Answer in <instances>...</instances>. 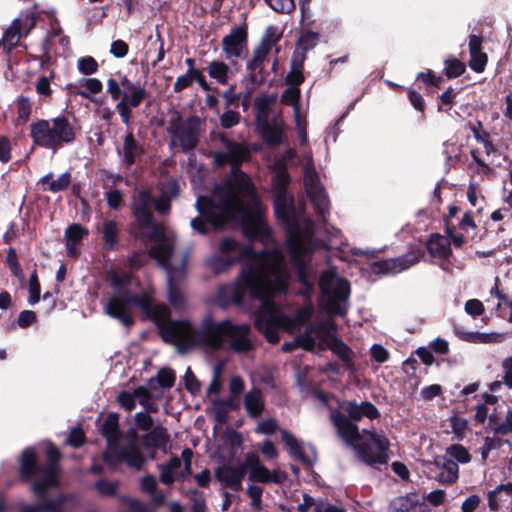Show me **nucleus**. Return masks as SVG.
<instances>
[{"mask_svg":"<svg viewBox=\"0 0 512 512\" xmlns=\"http://www.w3.org/2000/svg\"><path fill=\"white\" fill-rule=\"evenodd\" d=\"M225 151L214 154L218 166L231 165V177L217 186L211 197L200 196L195 207L200 216L191 220V227L199 234H206L210 227H224L230 221L241 223L243 232L252 240L268 243L271 231L262 219L263 208L250 178L239 166L250 157L244 144L234 142L221 135Z\"/></svg>","mask_w":512,"mask_h":512,"instance_id":"f257e3e1","label":"nucleus"},{"mask_svg":"<svg viewBox=\"0 0 512 512\" xmlns=\"http://www.w3.org/2000/svg\"><path fill=\"white\" fill-rule=\"evenodd\" d=\"M289 272L285 257L278 248L262 250L244 264L236 283L219 288L218 301L222 306L235 304L244 307L245 298L258 301L254 325L270 343H277V330L289 323L273 302L276 294L286 291Z\"/></svg>","mask_w":512,"mask_h":512,"instance_id":"f03ea898","label":"nucleus"},{"mask_svg":"<svg viewBox=\"0 0 512 512\" xmlns=\"http://www.w3.org/2000/svg\"><path fill=\"white\" fill-rule=\"evenodd\" d=\"M290 178L285 171H279L272 181L274 211L287 230L285 241L290 261L301 284L299 293L310 300L314 293L315 271L310 258L316 248L315 223L305 212L297 211L287 192Z\"/></svg>","mask_w":512,"mask_h":512,"instance_id":"7ed1b4c3","label":"nucleus"},{"mask_svg":"<svg viewBox=\"0 0 512 512\" xmlns=\"http://www.w3.org/2000/svg\"><path fill=\"white\" fill-rule=\"evenodd\" d=\"M165 342L177 346L180 351L201 347L207 352L230 350L234 353H247L254 349L251 326L231 320L215 321L206 316L198 327L189 321L172 320L162 327Z\"/></svg>","mask_w":512,"mask_h":512,"instance_id":"20e7f679","label":"nucleus"},{"mask_svg":"<svg viewBox=\"0 0 512 512\" xmlns=\"http://www.w3.org/2000/svg\"><path fill=\"white\" fill-rule=\"evenodd\" d=\"M177 194V183L169 181L164 185L158 198H154L148 190H139L133 195L132 213L140 228L148 230V239L152 242L149 255L155 260L163 261L167 254L173 252L175 235L154 220L153 209L160 214L168 213L171 198Z\"/></svg>","mask_w":512,"mask_h":512,"instance_id":"39448f33","label":"nucleus"},{"mask_svg":"<svg viewBox=\"0 0 512 512\" xmlns=\"http://www.w3.org/2000/svg\"><path fill=\"white\" fill-rule=\"evenodd\" d=\"M48 463L44 466L37 465L36 453L33 448H27L22 452L20 472L23 478H31L40 473L41 480L32 484V491L39 502L35 505H27L22 512H71L77 506V499L73 495H60L55 499H48L49 489L58 485V461L60 454L58 449L49 444L46 448Z\"/></svg>","mask_w":512,"mask_h":512,"instance_id":"423d86ee","label":"nucleus"},{"mask_svg":"<svg viewBox=\"0 0 512 512\" xmlns=\"http://www.w3.org/2000/svg\"><path fill=\"white\" fill-rule=\"evenodd\" d=\"M132 280V275L127 272H112L110 274L111 287L115 290V293L109 297L104 305L105 313L128 327L134 321L133 307H139L149 319L157 324L162 336V327L172 322L168 307L164 304H155L149 292L132 293L128 289Z\"/></svg>","mask_w":512,"mask_h":512,"instance_id":"0eeeda50","label":"nucleus"},{"mask_svg":"<svg viewBox=\"0 0 512 512\" xmlns=\"http://www.w3.org/2000/svg\"><path fill=\"white\" fill-rule=\"evenodd\" d=\"M247 472L251 482L280 484L286 479L284 472L266 468L254 452L246 453L242 463L223 462L215 469V477L224 487L238 492Z\"/></svg>","mask_w":512,"mask_h":512,"instance_id":"6e6552de","label":"nucleus"},{"mask_svg":"<svg viewBox=\"0 0 512 512\" xmlns=\"http://www.w3.org/2000/svg\"><path fill=\"white\" fill-rule=\"evenodd\" d=\"M330 418L338 435L349 445H352L358 457L367 464H383L387 462V439L374 432L364 430L367 435L363 439L357 425L352 423L337 410H331Z\"/></svg>","mask_w":512,"mask_h":512,"instance_id":"1a4fd4ad","label":"nucleus"},{"mask_svg":"<svg viewBox=\"0 0 512 512\" xmlns=\"http://www.w3.org/2000/svg\"><path fill=\"white\" fill-rule=\"evenodd\" d=\"M101 433L107 441V451L103 454V460L109 466H115L123 461L137 471L141 470L146 458L138 444V436L131 429L128 431V439L123 445H118L120 438L119 419L115 413L109 414L101 426Z\"/></svg>","mask_w":512,"mask_h":512,"instance_id":"9d476101","label":"nucleus"},{"mask_svg":"<svg viewBox=\"0 0 512 512\" xmlns=\"http://www.w3.org/2000/svg\"><path fill=\"white\" fill-rule=\"evenodd\" d=\"M29 136L33 146L50 149L54 153L76 139V130L65 116L38 119L30 124Z\"/></svg>","mask_w":512,"mask_h":512,"instance_id":"9b49d317","label":"nucleus"},{"mask_svg":"<svg viewBox=\"0 0 512 512\" xmlns=\"http://www.w3.org/2000/svg\"><path fill=\"white\" fill-rule=\"evenodd\" d=\"M107 93L113 101H117L115 109L122 122L129 126L132 117V109L137 108L147 97V90L140 82H132L125 75L107 80Z\"/></svg>","mask_w":512,"mask_h":512,"instance_id":"f8f14e48","label":"nucleus"},{"mask_svg":"<svg viewBox=\"0 0 512 512\" xmlns=\"http://www.w3.org/2000/svg\"><path fill=\"white\" fill-rule=\"evenodd\" d=\"M319 288L320 306L330 315H346L349 306V282L340 278L335 271L327 270L320 276Z\"/></svg>","mask_w":512,"mask_h":512,"instance_id":"ddd939ff","label":"nucleus"},{"mask_svg":"<svg viewBox=\"0 0 512 512\" xmlns=\"http://www.w3.org/2000/svg\"><path fill=\"white\" fill-rule=\"evenodd\" d=\"M280 38L278 28L270 25L266 28L260 44L253 49L252 56L246 63L247 77L253 85H260L265 81V61Z\"/></svg>","mask_w":512,"mask_h":512,"instance_id":"4468645a","label":"nucleus"},{"mask_svg":"<svg viewBox=\"0 0 512 512\" xmlns=\"http://www.w3.org/2000/svg\"><path fill=\"white\" fill-rule=\"evenodd\" d=\"M200 131L201 120L198 116L183 119L178 111H173L170 114L167 132L172 143L178 144L183 151L187 152L197 146Z\"/></svg>","mask_w":512,"mask_h":512,"instance_id":"2eb2a0df","label":"nucleus"},{"mask_svg":"<svg viewBox=\"0 0 512 512\" xmlns=\"http://www.w3.org/2000/svg\"><path fill=\"white\" fill-rule=\"evenodd\" d=\"M304 186L316 213L322 217L327 233L332 237L340 236V231L337 228L333 226L328 227L325 223L326 214L329 213L330 202L324 188L320 184L319 176L310 162H308L304 168Z\"/></svg>","mask_w":512,"mask_h":512,"instance_id":"dca6fc26","label":"nucleus"},{"mask_svg":"<svg viewBox=\"0 0 512 512\" xmlns=\"http://www.w3.org/2000/svg\"><path fill=\"white\" fill-rule=\"evenodd\" d=\"M220 255L209 259V266L215 272H221L227 269L232 263L245 260L248 264L251 258L259 255L249 246H242L232 238H224L219 243Z\"/></svg>","mask_w":512,"mask_h":512,"instance_id":"f3484780","label":"nucleus"},{"mask_svg":"<svg viewBox=\"0 0 512 512\" xmlns=\"http://www.w3.org/2000/svg\"><path fill=\"white\" fill-rule=\"evenodd\" d=\"M172 253L165 256L163 261L156 260L167 273L168 298L171 305L180 308L184 304V296L180 291L178 284L185 276V267L187 263V254L182 255L179 265H175L172 259Z\"/></svg>","mask_w":512,"mask_h":512,"instance_id":"a211bd4d","label":"nucleus"},{"mask_svg":"<svg viewBox=\"0 0 512 512\" xmlns=\"http://www.w3.org/2000/svg\"><path fill=\"white\" fill-rule=\"evenodd\" d=\"M222 50L226 60L231 64L248 54V32L245 25L235 26L222 38Z\"/></svg>","mask_w":512,"mask_h":512,"instance_id":"6ab92c4d","label":"nucleus"},{"mask_svg":"<svg viewBox=\"0 0 512 512\" xmlns=\"http://www.w3.org/2000/svg\"><path fill=\"white\" fill-rule=\"evenodd\" d=\"M423 256V252L419 248L410 249L406 254L396 258H390L378 261L372 265L374 273H399L416 264Z\"/></svg>","mask_w":512,"mask_h":512,"instance_id":"aec40b11","label":"nucleus"},{"mask_svg":"<svg viewBox=\"0 0 512 512\" xmlns=\"http://www.w3.org/2000/svg\"><path fill=\"white\" fill-rule=\"evenodd\" d=\"M281 439L286 445L289 454L292 458L299 460L307 465H313L316 461V451L313 446H305L289 431L280 430Z\"/></svg>","mask_w":512,"mask_h":512,"instance_id":"412c9836","label":"nucleus"},{"mask_svg":"<svg viewBox=\"0 0 512 512\" xmlns=\"http://www.w3.org/2000/svg\"><path fill=\"white\" fill-rule=\"evenodd\" d=\"M431 471L434 473V479L441 484H453L459 477L458 464L446 457H437Z\"/></svg>","mask_w":512,"mask_h":512,"instance_id":"4be33fe9","label":"nucleus"},{"mask_svg":"<svg viewBox=\"0 0 512 512\" xmlns=\"http://www.w3.org/2000/svg\"><path fill=\"white\" fill-rule=\"evenodd\" d=\"M160 472V481L165 485H171L176 480H180L189 475L182 468V461L179 457H172L167 463L157 465Z\"/></svg>","mask_w":512,"mask_h":512,"instance_id":"5701e85b","label":"nucleus"},{"mask_svg":"<svg viewBox=\"0 0 512 512\" xmlns=\"http://www.w3.org/2000/svg\"><path fill=\"white\" fill-rule=\"evenodd\" d=\"M341 407L352 421H360L363 417L375 419L379 416L377 408L367 401L361 403L349 401L344 403Z\"/></svg>","mask_w":512,"mask_h":512,"instance_id":"b1692460","label":"nucleus"},{"mask_svg":"<svg viewBox=\"0 0 512 512\" xmlns=\"http://www.w3.org/2000/svg\"><path fill=\"white\" fill-rule=\"evenodd\" d=\"M389 512H425V505L416 494H407L394 498L389 504Z\"/></svg>","mask_w":512,"mask_h":512,"instance_id":"393cba45","label":"nucleus"},{"mask_svg":"<svg viewBox=\"0 0 512 512\" xmlns=\"http://www.w3.org/2000/svg\"><path fill=\"white\" fill-rule=\"evenodd\" d=\"M118 153L121 156L122 163L126 167H130L135 163L136 158L143 153V148L134 138L132 132H129L125 135L122 150H118Z\"/></svg>","mask_w":512,"mask_h":512,"instance_id":"a878e982","label":"nucleus"},{"mask_svg":"<svg viewBox=\"0 0 512 512\" xmlns=\"http://www.w3.org/2000/svg\"><path fill=\"white\" fill-rule=\"evenodd\" d=\"M276 99V95H264L255 99L254 106L257 126L267 125V123L272 121L270 114Z\"/></svg>","mask_w":512,"mask_h":512,"instance_id":"bb28decb","label":"nucleus"},{"mask_svg":"<svg viewBox=\"0 0 512 512\" xmlns=\"http://www.w3.org/2000/svg\"><path fill=\"white\" fill-rule=\"evenodd\" d=\"M427 248L433 257L445 259L448 258L452 253L450 240L440 234L431 235L427 244Z\"/></svg>","mask_w":512,"mask_h":512,"instance_id":"cd10ccee","label":"nucleus"},{"mask_svg":"<svg viewBox=\"0 0 512 512\" xmlns=\"http://www.w3.org/2000/svg\"><path fill=\"white\" fill-rule=\"evenodd\" d=\"M40 183L42 184L44 191L58 193L69 187L71 183V174L69 172H64L56 180H53V174L50 172L40 179Z\"/></svg>","mask_w":512,"mask_h":512,"instance_id":"c85d7f7f","label":"nucleus"},{"mask_svg":"<svg viewBox=\"0 0 512 512\" xmlns=\"http://www.w3.org/2000/svg\"><path fill=\"white\" fill-rule=\"evenodd\" d=\"M244 406L251 417H258L264 410V398L258 388L251 389L244 396Z\"/></svg>","mask_w":512,"mask_h":512,"instance_id":"c756f323","label":"nucleus"},{"mask_svg":"<svg viewBox=\"0 0 512 512\" xmlns=\"http://www.w3.org/2000/svg\"><path fill=\"white\" fill-rule=\"evenodd\" d=\"M265 141L271 145H280L282 142V120L274 117L267 125L258 126Z\"/></svg>","mask_w":512,"mask_h":512,"instance_id":"7c9ffc66","label":"nucleus"},{"mask_svg":"<svg viewBox=\"0 0 512 512\" xmlns=\"http://www.w3.org/2000/svg\"><path fill=\"white\" fill-rule=\"evenodd\" d=\"M305 60V56L303 53L294 52L293 58L291 60V70L286 76V83L290 85V87H298L304 81V76L302 73L303 70V62Z\"/></svg>","mask_w":512,"mask_h":512,"instance_id":"2f4dec72","label":"nucleus"},{"mask_svg":"<svg viewBox=\"0 0 512 512\" xmlns=\"http://www.w3.org/2000/svg\"><path fill=\"white\" fill-rule=\"evenodd\" d=\"M119 225L114 220H104L101 228L102 239L106 249H114L119 235Z\"/></svg>","mask_w":512,"mask_h":512,"instance_id":"473e14b6","label":"nucleus"},{"mask_svg":"<svg viewBox=\"0 0 512 512\" xmlns=\"http://www.w3.org/2000/svg\"><path fill=\"white\" fill-rule=\"evenodd\" d=\"M208 75L215 79L219 84L226 85L228 83L231 70L225 62L221 60H213L207 67Z\"/></svg>","mask_w":512,"mask_h":512,"instance_id":"72a5a7b5","label":"nucleus"},{"mask_svg":"<svg viewBox=\"0 0 512 512\" xmlns=\"http://www.w3.org/2000/svg\"><path fill=\"white\" fill-rule=\"evenodd\" d=\"M276 309L283 315V313L277 307H276ZM313 312H314V307H313L312 303L309 302L306 305H304L303 307H301L300 309H298V311L296 312L294 320H292L290 317L287 316V318L289 319V323L287 325H283V326L278 328L277 336L279 337V331L281 329H290L294 325H303V324H305L307 321L310 320V318L313 315ZM284 316L286 317L285 314H284Z\"/></svg>","mask_w":512,"mask_h":512,"instance_id":"f704fd0d","label":"nucleus"},{"mask_svg":"<svg viewBox=\"0 0 512 512\" xmlns=\"http://www.w3.org/2000/svg\"><path fill=\"white\" fill-rule=\"evenodd\" d=\"M329 349L336 354L348 367H351V360L353 352L351 349L340 339L335 336H331L329 343Z\"/></svg>","mask_w":512,"mask_h":512,"instance_id":"c9c22d12","label":"nucleus"},{"mask_svg":"<svg viewBox=\"0 0 512 512\" xmlns=\"http://www.w3.org/2000/svg\"><path fill=\"white\" fill-rule=\"evenodd\" d=\"M300 89L299 87H287L281 95V103L293 107L295 121H298L300 116Z\"/></svg>","mask_w":512,"mask_h":512,"instance_id":"e433bc0d","label":"nucleus"},{"mask_svg":"<svg viewBox=\"0 0 512 512\" xmlns=\"http://www.w3.org/2000/svg\"><path fill=\"white\" fill-rule=\"evenodd\" d=\"M144 439L156 448H166L169 442V435L165 428L157 426L152 428L145 436Z\"/></svg>","mask_w":512,"mask_h":512,"instance_id":"4c0bfd02","label":"nucleus"},{"mask_svg":"<svg viewBox=\"0 0 512 512\" xmlns=\"http://www.w3.org/2000/svg\"><path fill=\"white\" fill-rule=\"evenodd\" d=\"M175 382V374L170 369H161L155 378L150 379L148 386L154 390L157 386L171 388Z\"/></svg>","mask_w":512,"mask_h":512,"instance_id":"58836bf2","label":"nucleus"},{"mask_svg":"<svg viewBox=\"0 0 512 512\" xmlns=\"http://www.w3.org/2000/svg\"><path fill=\"white\" fill-rule=\"evenodd\" d=\"M22 35V29L20 27V19H15L12 25L6 29L3 36V44L11 49L17 44Z\"/></svg>","mask_w":512,"mask_h":512,"instance_id":"ea45409f","label":"nucleus"},{"mask_svg":"<svg viewBox=\"0 0 512 512\" xmlns=\"http://www.w3.org/2000/svg\"><path fill=\"white\" fill-rule=\"evenodd\" d=\"M88 235V230L80 224H72L65 230V239L67 242L79 244L85 236Z\"/></svg>","mask_w":512,"mask_h":512,"instance_id":"a19ab883","label":"nucleus"},{"mask_svg":"<svg viewBox=\"0 0 512 512\" xmlns=\"http://www.w3.org/2000/svg\"><path fill=\"white\" fill-rule=\"evenodd\" d=\"M77 68L83 75H92L98 71L99 65L93 57L85 56L78 59Z\"/></svg>","mask_w":512,"mask_h":512,"instance_id":"79ce46f5","label":"nucleus"},{"mask_svg":"<svg viewBox=\"0 0 512 512\" xmlns=\"http://www.w3.org/2000/svg\"><path fill=\"white\" fill-rule=\"evenodd\" d=\"M318 42V34L314 32H306L304 33L298 43L297 52L303 53L305 55V52L314 48Z\"/></svg>","mask_w":512,"mask_h":512,"instance_id":"37998d69","label":"nucleus"},{"mask_svg":"<svg viewBox=\"0 0 512 512\" xmlns=\"http://www.w3.org/2000/svg\"><path fill=\"white\" fill-rule=\"evenodd\" d=\"M447 454L455 459L456 461L466 464L470 462L471 457L467 449L460 445V444H454L447 448Z\"/></svg>","mask_w":512,"mask_h":512,"instance_id":"c03bdc74","label":"nucleus"},{"mask_svg":"<svg viewBox=\"0 0 512 512\" xmlns=\"http://www.w3.org/2000/svg\"><path fill=\"white\" fill-rule=\"evenodd\" d=\"M486 64H487V55L484 52L480 51V52L470 53L469 66L473 71H475L477 73L483 72Z\"/></svg>","mask_w":512,"mask_h":512,"instance_id":"a18cd8bd","label":"nucleus"},{"mask_svg":"<svg viewBox=\"0 0 512 512\" xmlns=\"http://www.w3.org/2000/svg\"><path fill=\"white\" fill-rule=\"evenodd\" d=\"M40 299V284L38 282L37 274L34 271L29 279V298L30 305L36 304Z\"/></svg>","mask_w":512,"mask_h":512,"instance_id":"49530a36","label":"nucleus"},{"mask_svg":"<svg viewBox=\"0 0 512 512\" xmlns=\"http://www.w3.org/2000/svg\"><path fill=\"white\" fill-rule=\"evenodd\" d=\"M265 2L270 8L279 13H290L295 8L293 0H265Z\"/></svg>","mask_w":512,"mask_h":512,"instance_id":"de8ad7c7","label":"nucleus"},{"mask_svg":"<svg viewBox=\"0 0 512 512\" xmlns=\"http://www.w3.org/2000/svg\"><path fill=\"white\" fill-rule=\"evenodd\" d=\"M445 64V73L448 78H456L465 71L464 64L457 59L447 60Z\"/></svg>","mask_w":512,"mask_h":512,"instance_id":"09e8293b","label":"nucleus"},{"mask_svg":"<svg viewBox=\"0 0 512 512\" xmlns=\"http://www.w3.org/2000/svg\"><path fill=\"white\" fill-rule=\"evenodd\" d=\"M474 344L500 343L504 340V335L499 333H481L475 332Z\"/></svg>","mask_w":512,"mask_h":512,"instance_id":"8fccbe9b","label":"nucleus"},{"mask_svg":"<svg viewBox=\"0 0 512 512\" xmlns=\"http://www.w3.org/2000/svg\"><path fill=\"white\" fill-rule=\"evenodd\" d=\"M135 425L143 431H150L153 428L154 420L147 412H137L134 416Z\"/></svg>","mask_w":512,"mask_h":512,"instance_id":"3c124183","label":"nucleus"},{"mask_svg":"<svg viewBox=\"0 0 512 512\" xmlns=\"http://www.w3.org/2000/svg\"><path fill=\"white\" fill-rule=\"evenodd\" d=\"M449 421L452 433H454L457 438L462 439L467 430V421L459 416H453Z\"/></svg>","mask_w":512,"mask_h":512,"instance_id":"603ef678","label":"nucleus"},{"mask_svg":"<svg viewBox=\"0 0 512 512\" xmlns=\"http://www.w3.org/2000/svg\"><path fill=\"white\" fill-rule=\"evenodd\" d=\"M18 119L26 122L31 114V103L26 97H19L17 100Z\"/></svg>","mask_w":512,"mask_h":512,"instance_id":"864d4df0","label":"nucleus"},{"mask_svg":"<svg viewBox=\"0 0 512 512\" xmlns=\"http://www.w3.org/2000/svg\"><path fill=\"white\" fill-rule=\"evenodd\" d=\"M247 495L251 499L252 507L256 510H260L262 503L263 489L258 485H249L247 487Z\"/></svg>","mask_w":512,"mask_h":512,"instance_id":"5fc2aeb1","label":"nucleus"},{"mask_svg":"<svg viewBox=\"0 0 512 512\" xmlns=\"http://www.w3.org/2000/svg\"><path fill=\"white\" fill-rule=\"evenodd\" d=\"M240 121V114L233 110H228L220 116V124L223 128L229 129L236 126Z\"/></svg>","mask_w":512,"mask_h":512,"instance_id":"6e6d98bb","label":"nucleus"},{"mask_svg":"<svg viewBox=\"0 0 512 512\" xmlns=\"http://www.w3.org/2000/svg\"><path fill=\"white\" fill-rule=\"evenodd\" d=\"M95 488L101 495L112 496L117 491V482L100 479L96 482Z\"/></svg>","mask_w":512,"mask_h":512,"instance_id":"4d7b16f0","label":"nucleus"},{"mask_svg":"<svg viewBox=\"0 0 512 512\" xmlns=\"http://www.w3.org/2000/svg\"><path fill=\"white\" fill-rule=\"evenodd\" d=\"M117 400L119 405L127 411H132L136 406L135 397L131 392H120Z\"/></svg>","mask_w":512,"mask_h":512,"instance_id":"13d9d810","label":"nucleus"},{"mask_svg":"<svg viewBox=\"0 0 512 512\" xmlns=\"http://www.w3.org/2000/svg\"><path fill=\"white\" fill-rule=\"evenodd\" d=\"M278 429L277 423L274 419L261 420L256 428V432L265 435H271Z\"/></svg>","mask_w":512,"mask_h":512,"instance_id":"bf43d9fd","label":"nucleus"},{"mask_svg":"<svg viewBox=\"0 0 512 512\" xmlns=\"http://www.w3.org/2000/svg\"><path fill=\"white\" fill-rule=\"evenodd\" d=\"M129 50L128 44L123 40H115L110 47V53L116 58H123Z\"/></svg>","mask_w":512,"mask_h":512,"instance_id":"052dcab7","label":"nucleus"},{"mask_svg":"<svg viewBox=\"0 0 512 512\" xmlns=\"http://www.w3.org/2000/svg\"><path fill=\"white\" fill-rule=\"evenodd\" d=\"M465 311L473 317L480 316L484 312V306L478 299H471L465 303Z\"/></svg>","mask_w":512,"mask_h":512,"instance_id":"680f3d73","label":"nucleus"},{"mask_svg":"<svg viewBox=\"0 0 512 512\" xmlns=\"http://www.w3.org/2000/svg\"><path fill=\"white\" fill-rule=\"evenodd\" d=\"M193 81V74L186 72L184 75H181L176 79L173 89L175 92H181L191 86Z\"/></svg>","mask_w":512,"mask_h":512,"instance_id":"e2e57ef3","label":"nucleus"},{"mask_svg":"<svg viewBox=\"0 0 512 512\" xmlns=\"http://www.w3.org/2000/svg\"><path fill=\"white\" fill-rule=\"evenodd\" d=\"M36 313L32 310H23L20 312L17 323L21 328H26L36 321Z\"/></svg>","mask_w":512,"mask_h":512,"instance_id":"0e129e2a","label":"nucleus"},{"mask_svg":"<svg viewBox=\"0 0 512 512\" xmlns=\"http://www.w3.org/2000/svg\"><path fill=\"white\" fill-rule=\"evenodd\" d=\"M141 489L146 493L153 494L157 490V480L153 475H147L141 479Z\"/></svg>","mask_w":512,"mask_h":512,"instance_id":"69168bd1","label":"nucleus"},{"mask_svg":"<svg viewBox=\"0 0 512 512\" xmlns=\"http://www.w3.org/2000/svg\"><path fill=\"white\" fill-rule=\"evenodd\" d=\"M502 368L504 371V382L508 388L512 389V356L502 361Z\"/></svg>","mask_w":512,"mask_h":512,"instance_id":"338daca9","label":"nucleus"},{"mask_svg":"<svg viewBox=\"0 0 512 512\" xmlns=\"http://www.w3.org/2000/svg\"><path fill=\"white\" fill-rule=\"evenodd\" d=\"M498 433L509 434L512 433V408L508 409L505 419L499 424Z\"/></svg>","mask_w":512,"mask_h":512,"instance_id":"774afa93","label":"nucleus"}]
</instances>
